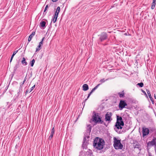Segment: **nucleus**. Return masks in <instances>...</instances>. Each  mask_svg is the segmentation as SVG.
I'll use <instances>...</instances> for the list:
<instances>
[{
  "mask_svg": "<svg viewBox=\"0 0 156 156\" xmlns=\"http://www.w3.org/2000/svg\"><path fill=\"white\" fill-rule=\"evenodd\" d=\"M116 122L114 126V129L116 132L119 133H121V131H119V129H122L123 126H124V123L121 116H119L118 115H116Z\"/></svg>",
  "mask_w": 156,
  "mask_h": 156,
  "instance_id": "obj_1",
  "label": "nucleus"
},
{
  "mask_svg": "<svg viewBox=\"0 0 156 156\" xmlns=\"http://www.w3.org/2000/svg\"><path fill=\"white\" fill-rule=\"evenodd\" d=\"M93 144L95 148L99 150H101L103 148L105 141L103 139L96 137L95 138L93 141Z\"/></svg>",
  "mask_w": 156,
  "mask_h": 156,
  "instance_id": "obj_2",
  "label": "nucleus"
},
{
  "mask_svg": "<svg viewBox=\"0 0 156 156\" xmlns=\"http://www.w3.org/2000/svg\"><path fill=\"white\" fill-rule=\"evenodd\" d=\"M91 120L92 121L94 122L96 124H103L104 123V125H105L104 121L101 120V117L98 115V113H95L94 115L92 116V119Z\"/></svg>",
  "mask_w": 156,
  "mask_h": 156,
  "instance_id": "obj_3",
  "label": "nucleus"
},
{
  "mask_svg": "<svg viewBox=\"0 0 156 156\" xmlns=\"http://www.w3.org/2000/svg\"><path fill=\"white\" fill-rule=\"evenodd\" d=\"M99 38L98 40V43L99 44L101 43L103 41L107 40L108 38V34L105 32H101L100 34L98 35Z\"/></svg>",
  "mask_w": 156,
  "mask_h": 156,
  "instance_id": "obj_4",
  "label": "nucleus"
},
{
  "mask_svg": "<svg viewBox=\"0 0 156 156\" xmlns=\"http://www.w3.org/2000/svg\"><path fill=\"white\" fill-rule=\"evenodd\" d=\"M113 146L115 149H122L123 145L121 143V140H118L116 137H113Z\"/></svg>",
  "mask_w": 156,
  "mask_h": 156,
  "instance_id": "obj_5",
  "label": "nucleus"
},
{
  "mask_svg": "<svg viewBox=\"0 0 156 156\" xmlns=\"http://www.w3.org/2000/svg\"><path fill=\"white\" fill-rule=\"evenodd\" d=\"M152 140L151 141H149L147 143V147H150L154 146V147H156V134H155L153 137Z\"/></svg>",
  "mask_w": 156,
  "mask_h": 156,
  "instance_id": "obj_6",
  "label": "nucleus"
},
{
  "mask_svg": "<svg viewBox=\"0 0 156 156\" xmlns=\"http://www.w3.org/2000/svg\"><path fill=\"white\" fill-rule=\"evenodd\" d=\"M133 146L134 149L136 148L139 150L140 152L141 151V148L140 144L136 140H133Z\"/></svg>",
  "mask_w": 156,
  "mask_h": 156,
  "instance_id": "obj_7",
  "label": "nucleus"
},
{
  "mask_svg": "<svg viewBox=\"0 0 156 156\" xmlns=\"http://www.w3.org/2000/svg\"><path fill=\"white\" fill-rule=\"evenodd\" d=\"M127 105V103L125 101L123 100H121L119 104V108L120 110H122L123 108H124L125 106Z\"/></svg>",
  "mask_w": 156,
  "mask_h": 156,
  "instance_id": "obj_8",
  "label": "nucleus"
},
{
  "mask_svg": "<svg viewBox=\"0 0 156 156\" xmlns=\"http://www.w3.org/2000/svg\"><path fill=\"white\" fill-rule=\"evenodd\" d=\"M150 133L149 129L148 128L143 127L142 128V137H144L149 134Z\"/></svg>",
  "mask_w": 156,
  "mask_h": 156,
  "instance_id": "obj_9",
  "label": "nucleus"
},
{
  "mask_svg": "<svg viewBox=\"0 0 156 156\" xmlns=\"http://www.w3.org/2000/svg\"><path fill=\"white\" fill-rule=\"evenodd\" d=\"M112 114L111 112H108L105 116V120L106 121H111L112 120L111 117Z\"/></svg>",
  "mask_w": 156,
  "mask_h": 156,
  "instance_id": "obj_10",
  "label": "nucleus"
},
{
  "mask_svg": "<svg viewBox=\"0 0 156 156\" xmlns=\"http://www.w3.org/2000/svg\"><path fill=\"white\" fill-rule=\"evenodd\" d=\"M146 91H147V94L148 95V97L149 98L151 101L152 102V104H154V101L153 98H152V97L151 96V94L150 93V91H149V90H147V89H146Z\"/></svg>",
  "mask_w": 156,
  "mask_h": 156,
  "instance_id": "obj_11",
  "label": "nucleus"
},
{
  "mask_svg": "<svg viewBox=\"0 0 156 156\" xmlns=\"http://www.w3.org/2000/svg\"><path fill=\"white\" fill-rule=\"evenodd\" d=\"M55 133V129L53 127L51 129L50 133V135L48 138V139L51 140L53 137L54 134Z\"/></svg>",
  "mask_w": 156,
  "mask_h": 156,
  "instance_id": "obj_12",
  "label": "nucleus"
},
{
  "mask_svg": "<svg viewBox=\"0 0 156 156\" xmlns=\"http://www.w3.org/2000/svg\"><path fill=\"white\" fill-rule=\"evenodd\" d=\"M87 128L86 130V133H87L88 134L90 133L91 131L92 126L90 124L87 125Z\"/></svg>",
  "mask_w": 156,
  "mask_h": 156,
  "instance_id": "obj_13",
  "label": "nucleus"
},
{
  "mask_svg": "<svg viewBox=\"0 0 156 156\" xmlns=\"http://www.w3.org/2000/svg\"><path fill=\"white\" fill-rule=\"evenodd\" d=\"M46 23L44 21H41L40 23V27L44 29L46 27Z\"/></svg>",
  "mask_w": 156,
  "mask_h": 156,
  "instance_id": "obj_14",
  "label": "nucleus"
},
{
  "mask_svg": "<svg viewBox=\"0 0 156 156\" xmlns=\"http://www.w3.org/2000/svg\"><path fill=\"white\" fill-rule=\"evenodd\" d=\"M83 90L84 91H86L89 89V87L87 84H84L82 86Z\"/></svg>",
  "mask_w": 156,
  "mask_h": 156,
  "instance_id": "obj_15",
  "label": "nucleus"
},
{
  "mask_svg": "<svg viewBox=\"0 0 156 156\" xmlns=\"http://www.w3.org/2000/svg\"><path fill=\"white\" fill-rule=\"evenodd\" d=\"M35 85H34L30 89H29V90L28 89L27 90L24 92L25 95H26L28 93H30L33 90V89L35 87Z\"/></svg>",
  "mask_w": 156,
  "mask_h": 156,
  "instance_id": "obj_16",
  "label": "nucleus"
},
{
  "mask_svg": "<svg viewBox=\"0 0 156 156\" xmlns=\"http://www.w3.org/2000/svg\"><path fill=\"white\" fill-rule=\"evenodd\" d=\"M60 7L59 6L58 7L54 15L58 16V14L60 12Z\"/></svg>",
  "mask_w": 156,
  "mask_h": 156,
  "instance_id": "obj_17",
  "label": "nucleus"
},
{
  "mask_svg": "<svg viewBox=\"0 0 156 156\" xmlns=\"http://www.w3.org/2000/svg\"><path fill=\"white\" fill-rule=\"evenodd\" d=\"M21 63L24 66H26L27 65V62L26 61V58L24 57H23L22 60L21 61Z\"/></svg>",
  "mask_w": 156,
  "mask_h": 156,
  "instance_id": "obj_18",
  "label": "nucleus"
},
{
  "mask_svg": "<svg viewBox=\"0 0 156 156\" xmlns=\"http://www.w3.org/2000/svg\"><path fill=\"white\" fill-rule=\"evenodd\" d=\"M149 129L150 132L151 133L155 132H156V130L155 128L150 127Z\"/></svg>",
  "mask_w": 156,
  "mask_h": 156,
  "instance_id": "obj_19",
  "label": "nucleus"
},
{
  "mask_svg": "<svg viewBox=\"0 0 156 156\" xmlns=\"http://www.w3.org/2000/svg\"><path fill=\"white\" fill-rule=\"evenodd\" d=\"M118 94L120 98H123L124 96V93L123 91L122 92H119Z\"/></svg>",
  "mask_w": 156,
  "mask_h": 156,
  "instance_id": "obj_20",
  "label": "nucleus"
},
{
  "mask_svg": "<svg viewBox=\"0 0 156 156\" xmlns=\"http://www.w3.org/2000/svg\"><path fill=\"white\" fill-rule=\"evenodd\" d=\"M58 17L57 16L54 15V17L52 19L51 21H53L54 23H55L57 20Z\"/></svg>",
  "mask_w": 156,
  "mask_h": 156,
  "instance_id": "obj_21",
  "label": "nucleus"
},
{
  "mask_svg": "<svg viewBox=\"0 0 156 156\" xmlns=\"http://www.w3.org/2000/svg\"><path fill=\"white\" fill-rule=\"evenodd\" d=\"M144 86V84L143 82L138 83L136 84V86H138L140 87H142Z\"/></svg>",
  "mask_w": 156,
  "mask_h": 156,
  "instance_id": "obj_22",
  "label": "nucleus"
},
{
  "mask_svg": "<svg viewBox=\"0 0 156 156\" xmlns=\"http://www.w3.org/2000/svg\"><path fill=\"white\" fill-rule=\"evenodd\" d=\"M22 92V89L21 88V87H19V91L17 93V97H18L20 94V93Z\"/></svg>",
  "mask_w": 156,
  "mask_h": 156,
  "instance_id": "obj_23",
  "label": "nucleus"
},
{
  "mask_svg": "<svg viewBox=\"0 0 156 156\" xmlns=\"http://www.w3.org/2000/svg\"><path fill=\"white\" fill-rule=\"evenodd\" d=\"M35 61L34 59H33L30 62V65L31 67H33L35 63Z\"/></svg>",
  "mask_w": 156,
  "mask_h": 156,
  "instance_id": "obj_24",
  "label": "nucleus"
},
{
  "mask_svg": "<svg viewBox=\"0 0 156 156\" xmlns=\"http://www.w3.org/2000/svg\"><path fill=\"white\" fill-rule=\"evenodd\" d=\"M41 46L40 45H39L36 49V51L37 52L39 51L41 49Z\"/></svg>",
  "mask_w": 156,
  "mask_h": 156,
  "instance_id": "obj_25",
  "label": "nucleus"
},
{
  "mask_svg": "<svg viewBox=\"0 0 156 156\" xmlns=\"http://www.w3.org/2000/svg\"><path fill=\"white\" fill-rule=\"evenodd\" d=\"M155 5L156 3L152 2L151 6V9H153L154 8Z\"/></svg>",
  "mask_w": 156,
  "mask_h": 156,
  "instance_id": "obj_26",
  "label": "nucleus"
},
{
  "mask_svg": "<svg viewBox=\"0 0 156 156\" xmlns=\"http://www.w3.org/2000/svg\"><path fill=\"white\" fill-rule=\"evenodd\" d=\"M33 37V36L31 35V34L29 36L28 40V43H29L31 41Z\"/></svg>",
  "mask_w": 156,
  "mask_h": 156,
  "instance_id": "obj_27",
  "label": "nucleus"
},
{
  "mask_svg": "<svg viewBox=\"0 0 156 156\" xmlns=\"http://www.w3.org/2000/svg\"><path fill=\"white\" fill-rule=\"evenodd\" d=\"M109 78L107 79L106 80H105L104 79H103L100 80V82L101 83H103L105 82V81H106L109 80Z\"/></svg>",
  "mask_w": 156,
  "mask_h": 156,
  "instance_id": "obj_28",
  "label": "nucleus"
},
{
  "mask_svg": "<svg viewBox=\"0 0 156 156\" xmlns=\"http://www.w3.org/2000/svg\"><path fill=\"white\" fill-rule=\"evenodd\" d=\"M18 66H19V64H17L15 66V67H14V72H15L17 69V68H18Z\"/></svg>",
  "mask_w": 156,
  "mask_h": 156,
  "instance_id": "obj_29",
  "label": "nucleus"
},
{
  "mask_svg": "<svg viewBox=\"0 0 156 156\" xmlns=\"http://www.w3.org/2000/svg\"><path fill=\"white\" fill-rule=\"evenodd\" d=\"M90 134H88L87 133H86L84 135V136H86V137L87 138V139H88L90 138Z\"/></svg>",
  "mask_w": 156,
  "mask_h": 156,
  "instance_id": "obj_30",
  "label": "nucleus"
},
{
  "mask_svg": "<svg viewBox=\"0 0 156 156\" xmlns=\"http://www.w3.org/2000/svg\"><path fill=\"white\" fill-rule=\"evenodd\" d=\"M82 147H83V148L84 149H86V142H83V143L82 144Z\"/></svg>",
  "mask_w": 156,
  "mask_h": 156,
  "instance_id": "obj_31",
  "label": "nucleus"
},
{
  "mask_svg": "<svg viewBox=\"0 0 156 156\" xmlns=\"http://www.w3.org/2000/svg\"><path fill=\"white\" fill-rule=\"evenodd\" d=\"M18 50H17V51H14L11 57H12L13 58L14 56L18 52Z\"/></svg>",
  "mask_w": 156,
  "mask_h": 156,
  "instance_id": "obj_32",
  "label": "nucleus"
},
{
  "mask_svg": "<svg viewBox=\"0 0 156 156\" xmlns=\"http://www.w3.org/2000/svg\"><path fill=\"white\" fill-rule=\"evenodd\" d=\"M141 91L144 94V95L147 98H148V97L147 96V94L146 93V92L143 90L141 89Z\"/></svg>",
  "mask_w": 156,
  "mask_h": 156,
  "instance_id": "obj_33",
  "label": "nucleus"
},
{
  "mask_svg": "<svg viewBox=\"0 0 156 156\" xmlns=\"http://www.w3.org/2000/svg\"><path fill=\"white\" fill-rule=\"evenodd\" d=\"M48 5H47L45 7V8L44 9V12H43V14H44V12L47 10V9H48Z\"/></svg>",
  "mask_w": 156,
  "mask_h": 156,
  "instance_id": "obj_34",
  "label": "nucleus"
},
{
  "mask_svg": "<svg viewBox=\"0 0 156 156\" xmlns=\"http://www.w3.org/2000/svg\"><path fill=\"white\" fill-rule=\"evenodd\" d=\"M92 92L91 91H90V93L88 94V96L87 97V98H88L90 97V95L92 94Z\"/></svg>",
  "mask_w": 156,
  "mask_h": 156,
  "instance_id": "obj_35",
  "label": "nucleus"
},
{
  "mask_svg": "<svg viewBox=\"0 0 156 156\" xmlns=\"http://www.w3.org/2000/svg\"><path fill=\"white\" fill-rule=\"evenodd\" d=\"M86 136H84V137H83V142H86Z\"/></svg>",
  "mask_w": 156,
  "mask_h": 156,
  "instance_id": "obj_36",
  "label": "nucleus"
},
{
  "mask_svg": "<svg viewBox=\"0 0 156 156\" xmlns=\"http://www.w3.org/2000/svg\"><path fill=\"white\" fill-rule=\"evenodd\" d=\"M87 98L85 99L83 101V102H82V105H83H83H84H84H85V101H86L87 100Z\"/></svg>",
  "mask_w": 156,
  "mask_h": 156,
  "instance_id": "obj_37",
  "label": "nucleus"
},
{
  "mask_svg": "<svg viewBox=\"0 0 156 156\" xmlns=\"http://www.w3.org/2000/svg\"><path fill=\"white\" fill-rule=\"evenodd\" d=\"M100 84H98V85H97L96 86H95L94 88L95 89V90L99 86Z\"/></svg>",
  "mask_w": 156,
  "mask_h": 156,
  "instance_id": "obj_38",
  "label": "nucleus"
},
{
  "mask_svg": "<svg viewBox=\"0 0 156 156\" xmlns=\"http://www.w3.org/2000/svg\"><path fill=\"white\" fill-rule=\"evenodd\" d=\"M20 87H21V88L22 89V87L23 86V85L24 84H23L22 83H20Z\"/></svg>",
  "mask_w": 156,
  "mask_h": 156,
  "instance_id": "obj_39",
  "label": "nucleus"
},
{
  "mask_svg": "<svg viewBox=\"0 0 156 156\" xmlns=\"http://www.w3.org/2000/svg\"><path fill=\"white\" fill-rule=\"evenodd\" d=\"M35 32L33 31L32 33L31 34V35L33 36L35 35Z\"/></svg>",
  "mask_w": 156,
  "mask_h": 156,
  "instance_id": "obj_40",
  "label": "nucleus"
},
{
  "mask_svg": "<svg viewBox=\"0 0 156 156\" xmlns=\"http://www.w3.org/2000/svg\"><path fill=\"white\" fill-rule=\"evenodd\" d=\"M26 77L25 78H24V80L23 81V83H22L24 84L25 83V82L26 81Z\"/></svg>",
  "mask_w": 156,
  "mask_h": 156,
  "instance_id": "obj_41",
  "label": "nucleus"
},
{
  "mask_svg": "<svg viewBox=\"0 0 156 156\" xmlns=\"http://www.w3.org/2000/svg\"><path fill=\"white\" fill-rule=\"evenodd\" d=\"M43 42L42 41H41L39 43V45H40L41 46V45L42 44Z\"/></svg>",
  "mask_w": 156,
  "mask_h": 156,
  "instance_id": "obj_42",
  "label": "nucleus"
},
{
  "mask_svg": "<svg viewBox=\"0 0 156 156\" xmlns=\"http://www.w3.org/2000/svg\"><path fill=\"white\" fill-rule=\"evenodd\" d=\"M95 90V89L94 88L92 89V90H91V91L93 93Z\"/></svg>",
  "mask_w": 156,
  "mask_h": 156,
  "instance_id": "obj_43",
  "label": "nucleus"
},
{
  "mask_svg": "<svg viewBox=\"0 0 156 156\" xmlns=\"http://www.w3.org/2000/svg\"><path fill=\"white\" fill-rule=\"evenodd\" d=\"M13 58L12 57H11V58H10V62L11 63V62H12V59H13Z\"/></svg>",
  "mask_w": 156,
  "mask_h": 156,
  "instance_id": "obj_44",
  "label": "nucleus"
},
{
  "mask_svg": "<svg viewBox=\"0 0 156 156\" xmlns=\"http://www.w3.org/2000/svg\"><path fill=\"white\" fill-rule=\"evenodd\" d=\"M148 156H152L151 155V154L150 153H149Z\"/></svg>",
  "mask_w": 156,
  "mask_h": 156,
  "instance_id": "obj_45",
  "label": "nucleus"
},
{
  "mask_svg": "<svg viewBox=\"0 0 156 156\" xmlns=\"http://www.w3.org/2000/svg\"><path fill=\"white\" fill-rule=\"evenodd\" d=\"M44 38H45V37H43L42 38V40H41V41H42V42H43V41H44Z\"/></svg>",
  "mask_w": 156,
  "mask_h": 156,
  "instance_id": "obj_46",
  "label": "nucleus"
},
{
  "mask_svg": "<svg viewBox=\"0 0 156 156\" xmlns=\"http://www.w3.org/2000/svg\"><path fill=\"white\" fill-rule=\"evenodd\" d=\"M153 2L156 3V0H153Z\"/></svg>",
  "mask_w": 156,
  "mask_h": 156,
  "instance_id": "obj_47",
  "label": "nucleus"
},
{
  "mask_svg": "<svg viewBox=\"0 0 156 156\" xmlns=\"http://www.w3.org/2000/svg\"><path fill=\"white\" fill-rule=\"evenodd\" d=\"M154 98L156 99V96L155 95V94H154Z\"/></svg>",
  "mask_w": 156,
  "mask_h": 156,
  "instance_id": "obj_48",
  "label": "nucleus"
},
{
  "mask_svg": "<svg viewBox=\"0 0 156 156\" xmlns=\"http://www.w3.org/2000/svg\"><path fill=\"white\" fill-rule=\"evenodd\" d=\"M108 32L109 33H110L111 32Z\"/></svg>",
  "mask_w": 156,
  "mask_h": 156,
  "instance_id": "obj_49",
  "label": "nucleus"
}]
</instances>
